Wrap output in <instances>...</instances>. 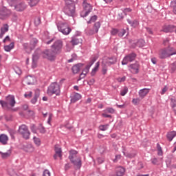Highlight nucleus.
Instances as JSON below:
<instances>
[{
  "label": "nucleus",
  "instance_id": "16",
  "mask_svg": "<svg viewBox=\"0 0 176 176\" xmlns=\"http://www.w3.org/2000/svg\"><path fill=\"white\" fill-rule=\"evenodd\" d=\"M23 81L27 85H34V83H35V82H36V78H35V77H34L32 76H28L27 77H25L24 78Z\"/></svg>",
  "mask_w": 176,
  "mask_h": 176
},
{
  "label": "nucleus",
  "instance_id": "33",
  "mask_svg": "<svg viewBox=\"0 0 176 176\" xmlns=\"http://www.w3.org/2000/svg\"><path fill=\"white\" fill-rule=\"evenodd\" d=\"M166 137L168 141H171L172 140H174V138L176 137V132L174 131L168 132L166 135Z\"/></svg>",
  "mask_w": 176,
  "mask_h": 176
},
{
  "label": "nucleus",
  "instance_id": "22",
  "mask_svg": "<svg viewBox=\"0 0 176 176\" xmlns=\"http://www.w3.org/2000/svg\"><path fill=\"white\" fill-rule=\"evenodd\" d=\"M149 90H151V89H148V88H144V89H140L139 91V96H140V98H144V97H146V96L148 94V93H149Z\"/></svg>",
  "mask_w": 176,
  "mask_h": 176
},
{
  "label": "nucleus",
  "instance_id": "23",
  "mask_svg": "<svg viewBox=\"0 0 176 176\" xmlns=\"http://www.w3.org/2000/svg\"><path fill=\"white\" fill-rule=\"evenodd\" d=\"M76 155H78V151L75 150H71L69 151V159L70 162L72 160H75L76 159H78V157H76Z\"/></svg>",
  "mask_w": 176,
  "mask_h": 176
},
{
  "label": "nucleus",
  "instance_id": "63",
  "mask_svg": "<svg viewBox=\"0 0 176 176\" xmlns=\"http://www.w3.org/2000/svg\"><path fill=\"white\" fill-rule=\"evenodd\" d=\"M119 30H118L117 29H112L111 30V35H116L117 34H118Z\"/></svg>",
  "mask_w": 176,
  "mask_h": 176
},
{
  "label": "nucleus",
  "instance_id": "28",
  "mask_svg": "<svg viewBox=\"0 0 176 176\" xmlns=\"http://www.w3.org/2000/svg\"><path fill=\"white\" fill-rule=\"evenodd\" d=\"M125 171L126 170L124 169V168L119 166L117 168L116 176H123Z\"/></svg>",
  "mask_w": 176,
  "mask_h": 176
},
{
  "label": "nucleus",
  "instance_id": "62",
  "mask_svg": "<svg viewBox=\"0 0 176 176\" xmlns=\"http://www.w3.org/2000/svg\"><path fill=\"white\" fill-rule=\"evenodd\" d=\"M96 82V80H94V78H91L88 81V85L89 86H92V85H94V82Z\"/></svg>",
  "mask_w": 176,
  "mask_h": 176
},
{
  "label": "nucleus",
  "instance_id": "45",
  "mask_svg": "<svg viewBox=\"0 0 176 176\" xmlns=\"http://www.w3.org/2000/svg\"><path fill=\"white\" fill-rule=\"evenodd\" d=\"M102 74L105 75L107 74V72L108 71V68L107 67V65L102 64Z\"/></svg>",
  "mask_w": 176,
  "mask_h": 176
},
{
  "label": "nucleus",
  "instance_id": "44",
  "mask_svg": "<svg viewBox=\"0 0 176 176\" xmlns=\"http://www.w3.org/2000/svg\"><path fill=\"white\" fill-rule=\"evenodd\" d=\"M125 34H126V30L122 29V30H118V35L120 38H122V36H124Z\"/></svg>",
  "mask_w": 176,
  "mask_h": 176
},
{
  "label": "nucleus",
  "instance_id": "43",
  "mask_svg": "<svg viewBox=\"0 0 176 176\" xmlns=\"http://www.w3.org/2000/svg\"><path fill=\"white\" fill-rule=\"evenodd\" d=\"M157 149L158 151V155L162 156V155H163V150L162 149V146L159 143L157 144Z\"/></svg>",
  "mask_w": 176,
  "mask_h": 176
},
{
  "label": "nucleus",
  "instance_id": "30",
  "mask_svg": "<svg viewBox=\"0 0 176 176\" xmlns=\"http://www.w3.org/2000/svg\"><path fill=\"white\" fill-rule=\"evenodd\" d=\"M0 155H1V157H2V159H8V157H10V155H12V151L11 150H8L6 153L0 151Z\"/></svg>",
  "mask_w": 176,
  "mask_h": 176
},
{
  "label": "nucleus",
  "instance_id": "26",
  "mask_svg": "<svg viewBox=\"0 0 176 176\" xmlns=\"http://www.w3.org/2000/svg\"><path fill=\"white\" fill-rule=\"evenodd\" d=\"M23 149L25 152H34V151H35L34 146H32L31 144L25 145L23 146Z\"/></svg>",
  "mask_w": 176,
  "mask_h": 176
},
{
  "label": "nucleus",
  "instance_id": "15",
  "mask_svg": "<svg viewBox=\"0 0 176 176\" xmlns=\"http://www.w3.org/2000/svg\"><path fill=\"white\" fill-rule=\"evenodd\" d=\"M62 153L63 151H61V147H60L58 144L55 145V155H54L55 160L57 159V156L60 158L63 157Z\"/></svg>",
  "mask_w": 176,
  "mask_h": 176
},
{
  "label": "nucleus",
  "instance_id": "47",
  "mask_svg": "<svg viewBox=\"0 0 176 176\" xmlns=\"http://www.w3.org/2000/svg\"><path fill=\"white\" fill-rule=\"evenodd\" d=\"M97 20V15H94L91 17L90 20L87 21V24H91V23H94Z\"/></svg>",
  "mask_w": 176,
  "mask_h": 176
},
{
  "label": "nucleus",
  "instance_id": "25",
  "mask_svg": "<svg viewBox=\"0 0 176 176\" xmlns=\"http://www.w3.org/2000/svg\"><path fill=\"white\" fill-rule=\"evenodd\" d=\"M167 57H170L168 56V52H167V49L162 50L160 52V58H167Z\"/></svg>",
  "mask_w": 176,
  "mask_h": 176
},
{
  "label": "nucleus",
  "instance_id": "18",
  "mask_svg": "<svg viewBox=\"0 0 176 176\" xmlns=\"http://www.w3.org/2000/svg\"><path fill=\"white\" fill-rule=\"evenodd\" d=\"M43 52H42V51H41V50H36L34 53L33 54L32 56V61L33 63H36V61H38L39 56H41V54H42Z\"/></svg>",
  "mask_w": 176,
  "mask_h": 176
},
{
  "label": "nucleus",
  "instance_id": "1",
  "mask_svg": "<svg viewBox=\"0 0 176 176\" xmlns=\"http://www.w3.org/2000/svg\"><path fill=\"white\" fill-rule=\"evenodd\" d=\"M63 12L66 16L74 17L75 16V3L71 0H66Z\"/></svg>",
  "mask_w": 176,
  "mask_h": 176
},
{
  "label": "nucleus",
  "instance_id": "20",
  "mask_svg": "<svg viewBox=\"0 0 176 176\" xmlns=\"http://www.w3.org/2000/svg\"><path fill=\"white\" fill-rule=\"evenodd\" d=\"M8 141L9 137H8L6 134L0 135V142L2 144V145H6Z\"/></svg>",
  "mask_w": 176,
  "mask_h": 176
},
{
  "label": "nucleus",
  "instance_id": "31",
  "mask_svg": "<svg viewBox=\"0 0 176 176\" xmlns=\"http://www.w3.org/2000/svg\"><path fill=\"white\" fill-rule=\"evenodd\" d=\"M72 45L75 46L76 45H79V43H82V38H78L77 37H73L71 41Z\"/></svg>",
  "mask_w": 176,
  "mask_h": 176
},
{
  "label": "nucleus",
  "instance_id": "37",
  "mask_svg": "<svg viewBox=\"0 0 176 176\" xmlns=\"http://www.w3.org/2000/svg\"><path fill=\"white\" fill-rule=\"evenodd\" d=\"M99 67H100V62H97L96 63L94 68L92 69L91 72V76H94V75H96V73L97 72V71H98Z\"/></svg>",
  "mask_w": 176,
  "mask_h": 176
},
{
  "label": "nucleus",
  "instance_id": "60",
  "mask_svg": "<svg viewBox=\"0 0 176 176\" xmlns=\"http://www.w3.org/2000/svg\"><path fill=\"white\" fill-rule=\"evenodd\" d=\"M40 133H41V134H45V133H46V129L43 127V126H41L38 129Z\"/></svg>",
  "mask_w": 176,
  "mask_h": 176
},
{
  "label": "nucleus",
  "instance_id": "39",
  "mask_svg": "<svg viewBox=\"0 0 176 176\" xmlns=\"http://www.w3.org/2000/svg\"><path fill=\"white\" fill-rule=\"evenodd\" d=\"M27 1H28V4L31 8L34 6H36V5L39 3V0H27Z\"/></svg>",
  "mask_w": 176,
  "mask_h": 176
},
{
  "label": "nucleus",
  "instance_id": "32",
  "mask_svg": "<svg viewBox=\"0 0 176 176\" xmlns=\"http://www.w3.org/2000/svg\"><path fill=\"white\" fill-rule=\"evenodd\" d=\"M39 96H40L39 90L37 89L35 91L34 98L31 100L32 104H36V101H38V98H39Z\"/></svg>",
  "mask_w": 176,
  "mask_h": 176
},
{
  "label": "nucleus",
  "instance_id": "56",
  "mask_svg": "<svg viewBox=\"0 0 176 176\" xmlns=\"http://www.w3.org/2000/svg\"><path fill=\"white\" fill-rule=\"evenodd\" d=\"M34 24L35 25L38 26L39 24H41V19L39 17H37L34 20Z\"/></svg>",
  "mask_w": 176,
  "mask_h": 176
},
{
  "label": "nucleus",
  "instance_id": "2",
  "mask_svg": "<svg viewBox=\"0 0 176 176\" xmlns=\"http://www.w3.org/2000/svg\"><path fill=\"white\" fill-rule=\"evenodd\" d=\"M60 89V85L57 82H54L47 87V94L50 96H53V94L58 96L61 93Z\"/></svg>",
  "mask_w": 176,
  "mask_h": 176
},
{
  "label": "nucleus",
  "instance_id": "41",
  "mask_svg": "<svg viewBox=\"0 0 176 176\" xmlns=\"http://www.w3.org/2000/svg\"><path fill=\"white\" fill-rule=\"evenodd\" d=\"M109 128V124H108L99 126V130H100V131H107V130Z\"/></svg>",
  "mask_w": 176,
  "mask_h": 176
},
{
  "label": "nucleus",
  "instance_id": "11",
  "mask_svg": "<svg viewBox=\"0 0 176 176\" xmlns=\"http://www.w3.org/2000/svg\"><path fill=\"white\" fill-rule=\"evenodd\" d=\"M118 59L115 56L112 57H104L103 58L102 64H105L106 65H113V64H116Z\"/></svg>",
  "mask_w": 176,
  "mask_h": 176
},
{
  "label": "nucleus",
  "instance_id": "3",
  "mask_svg": "<svg viewBox=\"0 0 176 176\" xmlns=\"http://www.w3.org/2000/svg\"><path fill=\"white\" fill-rule=\"evenodd\" d=\"M18 0H8L10 6H14V9L16 12H23L27 9V5L24 2L19 3L16 5Z\"/></svg>",
  "mask_w": 176,
  "mask_h": 176
},
{
  "label": "nucleus",
  "instance_id": "34",
  "mask_svg": "<svg viewBox=\"0 0 176 176\" xmlns=\"http://www.w3.org/2000/svg\"><path fill=\"white\" fill-rule=\"evenodd\" d=\"M12 49H14V43H11L8 45H4L5 52H11Z\"/></svg>",
  "mask_w": 176,
  "mask_h": 176
},
{
  "label": "nucleus",
  "instance_id": "21",
  "mask_svg": "<svg viewBox=\"0 0 176 176\" xmlns=\"http://www.w3.org/2000/svg\"><path fill=\"white\" fill-rule=\"evenodd\" d=\"M83 67V64L78 63L75 65H74L72 68L73 74H78L79 71H80V69Z\"/></svg>",
  "mask_w": 176,
  "mask_h": 176
},
{
  "label": "nucleus",
  "instance_id": "57",
  "mask_svg": "<svg viewBox=\"0 0 176 176\" xmlns=\"http://www.w3.org/2000/svg\"><path fill=\"white\" fill-rule=\"evenodd\" d=\"M106 111L109 113H115V109L112 107L110 108H107L106 109Z\"/></svg>",
  "mask_w": 176,
  "mask_h": 176
},
{
  "label": "nucleus",
  "instance_id": "19",
  "mask_svg": "<svg viewBox=\"0 0 176 176\" xmlns=\"http://www.w3.org/2000/svg\"><path fill=\"white\" fill-rule=\"evenodd\" d=\"M174 25H165L162 28V31L163 32H174Z\"/></svg>",
  "mask_w": 176,
  "mask_h": 176
},
{
  "label": "nucleus",
  "instance_id": "13",
  "mask_svg": "<svg viewBox=\"0 0 176 176\" xmlns=\"http://www.w3.org/2000/svg\"><path fill=\"white\" fill-rule=\"evenodd\" d=\"M100 27H101V23L100 22H96L94 24V28L88 30L87 32L88 35H94V34H97Z\"/></svg>",
  "mask_w": 176,
  "mask_h": 176
},
{
  "label": "nucleus",
  "instance_id": "51",
  "mask_svg": "<svg viewBox=\"0 0 176 176\" xmlns=\"http://www.w3.org/2000/svg\"><path fill=\"white\" fill-rule=\"evenodd\" d=\"M170 68L173 72L176 70V61L170 64Z\"/></svg>",
  "mask_w": 176,
  "mask_h": 176
},
{
  "label": "nucleus",
  "instance_id": "6",
  "mask_svg": "<svg viewBox=\"0 0 176 176\" xmlns=\"http://www.w3.org/2000/svg\"><path fill=\"white\" fill-rule=\"evenodd\" d=\"M58 31L62 32L63 35H69L72 30L69 28V25L67 23H60L57 25Z\"/></svg>",
  "mask_w": 176,
  "mask_h": 176
},
{
  "label": "nucleus",
  "instance_id": "38",
  "mask_svg": "<svg viewBox=\"0 0 176 176\" xmlns=\"http://www.w3.org/2000/svg\"><path fill=\"white\" fill-rule=\"evenodd\" d=\"M124 156H126V157H129V159H133V157H135L137 153H125L124 151L122 152Z\"/></svg>",
  "mask_w": 176,
  "mask_h": 176
},
{
  "label": "nucleus",
  "instance_id": "24",
  "mask_svg": "<svg viewBox=\"0 0 176 176\" xmlns=\"http://www.w3.org/2000/svg\"><path fill=\"white\" fill-rule=\"evenodd\" d=\"M71 162L74 166L78 167V168H80V167H82V160H80V158H79V157L76 158V160H72Z\"/></svg>",
  "mask_w": 176,
  "mask_h": 176
},
{
  "label": "nucleus",
  "instance_id": "54",
  "mask_svg": "<svg viewBox=\"0 0 176 176\" xmlns=\"http://www.w3.org/2000/svg\"><path fill=\"white\" fill-rule=\"evenodd\" d=\"M167 90H168V87L167 85H165L161 91L162 96H164V94H166V92L167 91Z\"/></svg>",
  "mask_w": 176,
  "mask_h": 176
},
{
  "label": "nucleus",
  "instance_id": "53",
  "mask_svg": "<svg viewBox=\"0 0 176 176\" xmlns=\"http://www.w3.org/2000/svg\"><path fill=\"white\" fill-rule=\"evenodd\" d=\"M25 98H31L32 97V91L27 92L24 94Z\"/></svg>",
  "mask_w": 176,
  "mask_h": 176
},
{
  "label": "nucleus",
  "instance_id": "7",
  "mask_svg": "<svg viewBox=\"0 0 176 176\" xmlns=\"http://www.w3.org/2000/svg\"><path fill=\"white\" fill-rule=\"evenodd\" d=\"M82 6L84 10L81 12L80 16L83 18L87 17L91 10H93V7L91 5H90V3H87L85 1L83 2Z\"/></svg>",
  "mask_w": 176,
  "mask_h": 176
},
{
  "label": "nucleus",
  "instance_id": "36",
  "mask_svg": "<svg viewBox=\"0 0 176 176\" xmlns=\"http://www.w3.org/2000/svg\"><path fill=\"white\" fill-rule=\"evenodd\" d=\"M170 107L173 109L175 115H176V98H170Z\"/></svg>",
  "mask_w": 176,
  "mask_h": 176
},
{
  "label": "nucleus",
  "instance_id": "4",
  "mask_svg": "<svg viewBox=\"0 0 176 176\" xmlns=\"http://www.w3.org/2000/svg\"><path fill=\"white\" fill-rule=\"evenodd\" d=\"M19 134L22 135L24 140H30V136L31 135V132L28 130V126L25 124H22L19 126L18 130Z\"/></svg>",
  "mask_w": 176,
  "mask_h": 176
},
{
  "label": "nucleus",
  "instance_id": "9",
  "mask_svg": "<svg viewBox=\"0 0 176 176\" xmlns=\"http://www.w3.org/2000/svg\"><path fill=\"white\" fill-rule=\"evenodd\" d=\"M6 101L7 102L3 100H0V104L3 108L8 107V104H9L12 107H14L16 104V100H14V96H8L6 98Z\"/></svg>",
  "mask_w": 176,
  "mask_h": 176
},
{
  "label": "nucleus",
  "instance_id": "14",
  "mask_svg": "<svg viewBox=\"0 0 176 176\" xmlns=\"http://www.w3.org/2000/svg\"><path fill=\"white\" fill-rule=\"evenodd\" d=\"M12 14V11L6 8H2L0 10V19H3V17H6V16H10Z\"/></svg>",
  "mask_w": 176,
  "mask_h": 176
},
{
  "label": "nucleus",
  "instance_id": "64",
  "mask_svg": "<svg viewBox=\"0 0 176 176\" xmlns=\"http://www.w3.org/2000/svg\"><path fill=\"white\" fill-rule=\"evenodd\" d=\"M173 13H175V14H176V1L173 2Z\"/></svg>",
  "mask_w": 176,
  "mask_h": 176
},
{
  "label": "nucleus",
  "instance_id": "35",
  "mask_svg": "<svg viewBox=\"0 0 176 176\" xmlns=\"http://www.w3.org/2000/svg\"><path fill=\"white\" fill-rule=\"evenodd\" d=\"M166 51L168 52L169 57H171V56H174V54H176V50L174 47H168L166 48Z\"/></svg>",
  "mask_w": 176,
  "mask_h": 176
},
{
  "label": "nucleus",
  "instance_id": "12",
  "mask_svg": "<svg viewBox=\"0 0 176 176\" xmlns=\"http://www.w3.org/2000/svg\"><path fill=\"white\" fill-rule=\"evenodd\" d=\"M128 67L129 71H130L131 74H133V75H137V74L140 72V63H138L131 64Z\"/></svg>",
  "mask_w": 176,
  "mask_h": 176
},
{
  "label": "nucleus",
  "instance_id": "50",
  "mask_svg": "<svg viewBox=\"0 0 176 176\" xmlns=\"http://www.w3.org/2000/svg\"><path fill=\"white\" fill-rule=\"evenodd\" d=\"M14 72L17 74V75H21V69L19 67H15L14 68Z\"/></svg>",
  "mask_w": 176,
  "mask_h": 176
},
{
  "label": "nucleus",
  "instance_id": "29",
  "mask_svg": "<svg viewBox=\"0 0 176 176\" xmlns=\"http://www.w3.org/2000/svg\"><path fill=\"white\" fill-rule=\"evenodd\" d=\"M23 48L25 49V52H28V54L31 53L32 50H34V48L31 46V44L28 43H23Z\"/></svg>",
  "mask_w": 176,
  "mask_h": 176
},
{
  "label": "nucleus",
  "instance_id": "55",
  "mask_svg": "<svg viewBox=\"0 0 176 176\" xmlns=\"http://www.w3.org/2000/svg\"><path fill=\"white\" fill-rule=\"evenodd\" d=\"M76 57H77L76 54H73L72 55V58H70V59H69V60H67L68 63H72L73 61H74V60L76 59Z\"/></svg>",
  "mask_w": 176,
  "mask_h": 176
},
{
  "label": "nucleus",
  "instance_id": "59",
  "mask_svg": "<svg viewBox=\"0 0 176 176\" xmlns=\"http://www.w3.org/2000/svg\"><path fill=\"white\" fill-rule=\"evenodd\" d=\"M118 82H119L120 83L122 82H124L126 80V76H123L122 78H117Z\"/></svg>",
  "mask_w": 176,
  "mask_h": 176
},
{
  "label": "nucleus",
  "instance_id": "52",
  "mask_svg": "<svg viewBox=\"0 0 176 176\" xmlns=\"http://www.w3.org/2000/svg\"><path fill=\"white\" fill-rule=\"evenodd\" d=\"M127 22H128L129 24H130L132 27H135V25H137V21H131L130 19H127Z\"/></svg>",
  "mask_w": 176,
  "mask_h": 176
},
{
  "label": "nucleus",
  "instance_id": "48",
  "mask_svg": "<svg viewBox=\"0 0 176 176\" xmlns=\"http://www.w3.org/2000/svg\"><path fill=\"white\" fill-rule=\"evenodd\" d=\"M9 175L10 176H20V175L17 174L13 169L9 170Z\"/></svg>",
  "mask_w": 176,
  "mask_h": 176
},
{
  "label": "nucleus",
  "instance_id": "46",
  "mask_svg": "<svg viewBox=\"0 0 176 176\" xmlns=\"http://www.w3.org/2000/svg\"><path fill=\"white\" fill-rule=\"evenodd\" d=\"M30 130L32 133H34V134H36V126H35V124H32L30 125Z\"/></svg>",
  "mask_w": 176,
  "mask_h": 176
},
{
  "label": "nucleus",
  "instance_id": "61",
  "mask_svg": "<svg viewBox=\"0 0 176 176\" xmlns=\"http://www.w3.org/2000/svg\"><path fill=\"white\" fill-rule=\"evenodd\" d=\"M3 43L10 42V37L9 36H6V37L3 40Z\"/></svg>",
  "mask_w": 176,
  "mask_h": 176
},
{
  "label": "nucleus",
  "instance_id": "5",
  "mask_svg": "<svg viewBox=\"0 0 176 176\" xmlns=\"http://www.w3.org/2000/svg\"><path fill=\"white\" fill-rule=\"evenodd\" d=\"M63 41L56 40L51 46V49L53 50L54 53H56V54H60V53H61L63 50Z\"/></svg>",
  "mask_w": 176,
  "mask_h": 176
},
{
  "label": "nucleus",
  "instance_id": "40",
  "mask_svg": "<svg viewBox=\"0 0 176 176\" xmlns=\"http://www.w3.org/2000/svg\"><path fill=\"white\" fill-rule=\"evenodd\" d=\"M38 41L35 38L31 39L30 45L33 48V50H34L36 45H38Z\"/></svg>",
  "mask_w": 176,
  "mask_h": 176
},
{
  "label": "nucleus",
  "instance_id": "58",
  "mask_svg": "<svg viewBox=\"0 0 176 176\" xmlns=\"http://www.w3.org/2000/svg\"><path fill=\"white\" fill-rule=\"evenodd\" d=\"M43 176H50V171L46 169L43 171Z\"/></svg>",
  "mask_w": 176,
  "mask_h": 176
},
{
  "label": "nucleus",
  "instance_id": "42",
  "mask_svg": "<svg viewBox=\"0 0 176 176\" xmlns=\"http://www.w3.org/2000/svg\"><path fill=\"white\" fill-rule=\"evenodd\" d=\"M34 142L36 146H41V139L39 138L34 137L33 138Z\"/></svg>",
  "mask_w": 176,
  "mask_h": 176
},
{
  "label": "nucleus",
  "instance_id": "17",
  "mask_svg": "<svg viewBox=\"0 0 176 176\" xmlns=\"http://www.w3.org/2000/svg\"><path fill=\"white\" fill-rule=\"evenodd\" d=\"M0 31V39H2L5 34L9 31V25L8 24H4L3 27L1 28Z\"/></svg>",
  "mask_w": 176,
  "mask_h": 176
},
{
  "label": "nucleus",
  "instance_id": "10",
  "mask_svg": "<svg viewBox=\"0 0 176 176\" xmlns=\"http://www.w3.org/2000/svg\"><path fill=\"white\" fill-rule=\"evenodd\" d=\"M56 53H54L52 50H46L43 52V57L44 58H47V60H50V61H53L54 58H56Z\"/></svg>",
  "mask_w": 176,
  "mask_h": 176
},
{
  "label": "nucleus",
  "instance_id": "8",
  "mask_svg": "<svg viewBox=\"0 0 176 176\" xmlns=\"http://www.w3.org/2000/svg\"><path fill=\"white\" fill-rule=\"evenodd\" d=\"M136 58H137V54L135 53L132 52L131 54H129L123 58L122 61V65H127L129 63H133V61H135Z\"/></svg>",
  "mask_w": 176,
  "mask_h": 176
},
{
  "label": "nucleus",
  "instance_id": "49",
  "mask_svg": "<svg viewBox=\"0 0 176 176\" xmlns=\"http://www.w3.org/2000/svg\"><path fill=\"white\" fill-rule=\"evenodd\" d=\"M129 91V89L127 87H124V89H122L120 92L121 96H124L126 94H127V92Z\"/></svg>",
  "mask_w": 176,
  "mask_h": 176
},
{
  "label": "nucleus",
  "instance_id": "27",
  "mask_svg": "<svg viewBox=\"0 0 176 176\" xmlns=\"http://www.w3.org/2000/svg\"><path fill=\"white\" fill-rule=\"evenodd\" d=\"M82 98V95L80 94H75L71 98V102L75 103L76 101H79Z\"/></svg>",
  "mask_w": 176,
  "mask_h": 176
}]
</instances>
